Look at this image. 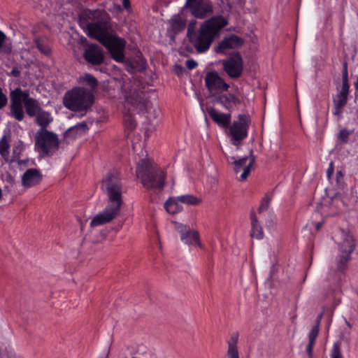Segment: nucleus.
I'll use <instances>...</instances> for the list:
<instances>
[{
  "instance_id": "f257e3e1",
  "label": "nucleus",
  "mask_w": 358,
  "mask_h": 358,
  "mask_svg": "<svg viewBox=\"0 0 358 358\" xmlns=\"http://www.w3.org/2000/svg\"><path fill=\"white\" fill-rule=\"evenodd\" d=\"M196 20L189 22L187 36L198 53L207 52L215 39L220 36L222 29L228 25L227 18L221 15L210 17L203 21L196 31H194Z\"/></svg>"
},
{
  "instance_id": "f03ea898",
  "label": "nucleus",
  "mask_w": 358,
  "mask_h": 358,
  "mask_svg": "<svg viewBox=\"0 0 358 358\" xmlns=\"http://www.w3.org/2000/svg\"><path fill=\"white\" fill-rule=\"evenodd\" d=\"M78 21L80 27L91 38L99 41L109 34L110 18L103 9L83 10L79 15Z\"/></svg>"
},
{
  "instance_id": "7ed1b4c3",
  "label": "nucleus",
  "mask_w": 358,
  "mask_h": 358,
  "mask_svg": "<svg viewBox=\"0 0 358 358\" xmlns=\"http://www.w3.org/2000/svg\"><path fill=\"white\" fill-rule=\"evenodd\" d=\"M136 176L148 189H162L166 174L156 164L147 159H141L136 167Z\"/></svg>"
},
{
  "instance_id": "20e7f679",
  "label": "nucleus",
  "mask_w": 358,
  "mask_h": 358,
  "mask_svg": "<svg viewBox=\"0 0 358 358\" xmlns=\"http://www.w3.org/2000/svg\"><path fill=\"white\" fill-rule=\"evenodd\" d=\"M151 102L145 98L143 92L134 90L127 94L125 96L124 107L128 108V112L124 115L125 129L131 131L137 125L131 111H137L142 113H148L151 108Z\"/></svg>"
},
{
  "instance_id": "39448f33",
  "label": "nucleus",
  "mask_w": 358,
  "mask_h": 358,
  "mask_svg": "<svg viewBox=\"0 0 358 358\" xmlns=\"http://www.w3.org/2000/svg\"><path fill=\"white\" fill-rule=\"evenodd\" d=\"M94 96L88 90L77 87L67 91L63 98V104L69 110L83 113L84 115L94 103Z\"/></svg>"
},
{
  "instance_id": "423d86ee",
  "label": "nucleus",
  "mask_w": 358,
  "mask_h": 358,
  "mask_svg": "<svg viewBox=\"0 0 358 358\" xmlns=\"http://www.w3.org/2000/svg\"><path fill=\"white\" fill-rule=\"evenodd\" d=\"M101 189L107 195V203L121 208L122 204V185L118 175L108 172L102 180Z\"/></svg>"
},
{
  "instance_id": "0eeeda50",
  "label": "nucleus",
  "mask_w": 358,
  "mask_h": 358,
  "mask_svg": "<svg viewBox=\"0 0 358 358\" xmlns=\"http://www.w3.org/2000/svg\"><path fill=\"white\" fill-rule=\"evenodd\" d=\"M59 141L56 134L48 130H38L35 135L34 150L41 157H51L59 150Z\"/></svg>"
},
{
  "instance_id": "6e6552de",
  "label": "nucleus",
  "mask_w": 358,
  "mask_h": 358,
  "mask_svg": "<svg viewBox=\"0 0 358 358\" xmlns=\"http://www.w3.org/2000/svg\"><path fill=\"white\" fill-rule=\"evenodd\" d=\"M29 96V90H22L20 87L11 90L8 115L19 122L23 120L24 117V107Z\"/></svg>"
},
{
  "instance_id": "1a4fd4ad",
  "label": "nucleus",
  "mask_w": 358,
  "mask_h": 358,
  "mask_svg": "<svg viewBox=\"0 0 358 358\" xmlns=\"http://www.w3.org/2000/svg\"><path fill=\"white\" fill-rule=\"evenodd\" d=\"M356 249L355 239L349 232L345 234L344 238L338 245V255L336 259V271L343 273L348 268L351 260V255Z\"/></svg>"
},
{
  "instance_id": "9d476101",
  "label": "nucleus",
  "mask_w": 358,
  "mask_h": 358,
  "mask_svg": "<svg viewBox=\"0 0 358 358\" xmlns=\"http://www.w3.org/2000/svg\"><path fill=\"white\" fill-rule=\"evenodd\" d=\"M250 122L249 115L240 114L238 115V120H234L228 127L230 141L234 145H240L242 141L248 137Z\"/></svg>"
},
{
  "instance_id": "9b49d317",
  "label": "nucleus",
  "mask_w": 358,
  "mask_h": 358,
  "mask_svg": "<svg viewBox=\"0 0 358 358\" xmlns=\"http://www.w3.org/2000/svg\"><path fill=\"white\" fill-rule=\"evenodd\" d=\"M188 10L196 19L204 20L214 13V5L211 0H185L181 12Z\"/></svg>"
},
{
  "instance_id": "f8f14e48",
  "label": "nucleus",
  "mask_w": 358,
  "mask_h": 358,
  "mask_svg": "<svg viewBox=\"0 0 358 358\" xmlns=\"http://www.w3.org/2000/svg\"><path fill=\"white\" fill-rule=\"evenodd\" d=\"M99 41L107 48L113 60L119 63L124 62L126 47V41L124 38L109 33Z\"/></svg>"
},
{
  "instance_id": "ddd939ff",
  "label": "nucleus",
  "mask_w": 358,
  "mask_h": 358,
  "mask_svg": "<svg viewBox=\"0 0 358 358\" xmlns=\"http://www.w3.org/2000/svg\"><path fill=\"white\" fill-rule=\"evenodd\" d=\"M223 69L229 77L233 79L241 76L243 71V60L238 52L231 54L227 59L222 61Z\"/></svg>"
},
{
  "instance_id": "4468645a",
  "label": "nucleus",
  "mask_w": 358,
  "mask_h": 358,
  "mask_svg": "<svg viewBox=\"0 0 358 358\" xmlns=\"http://www.w3.org/2000/svg\"><path fill=\"white\" fill-rule=\"evenodd\" d=\"M120 210V208L107 203L103 210L92 218L90 227H98L111 222L118 215Z\"/></svg>"
},
{
  "instance_id": "2eb2a0df",
  "label": "nucleus",
  "mask_w": 358,
  "mask_h": 358,
  "mask_svg": "<svg viewBox=\"0 0 358 358\" xmlns=\"http://www.w3.org/2000/svg\"><path fill=\"white\" fill-rule=\"evenodd\" d=\"M205 85L210 92L227 91L229 85L215 71H208L205 76Z\"/></svg>"
},
{
  "instance_id": "dca6fc26",
  "label": "nucleus",
  "mask_w": 358,
  "mask_h": 358,
  "mask_svg": "<svg viewBox=\"0 0 358 358\" xmlns=\"http://www.w3.org/2000/svg\"><path fill=\"white\" fill-rule=\"evenodd\" d=\"M350 85L341 86V90L333 98V110L332 113L337 117V120H341L343 117V108L346 106L348 100Z\"/></svg>"
},
{
  "instance_id": "f3484780",
  "label": "nucleus",
  "mask_w": 358,
  "mask_h": 358,
  "mask_svg": "<svg viewBox=\"0 0 358 358\" xmlns=\"http://www.w3.org/2000/svg\"><path fill=\"white\" fill-rule=\"evenodd\" d=\"M83 57L92 65H100L104 61L103 50L96 44L88 45L84 51Z\"/></svg>"
},
{
  "instance_id": "a211bd4d",
  "label": "nucleus",
  "mask_w": 358,
  "mask_h": 358,
  "mask_svg": "<svg viewBox=\"0 0 358 358\" xmlns=\"http://www.w3.org/2000/svg\"><path fill=\"white\" fill-rule=\"evenodd\" d=\"M243 44V40L235 34H231L224 37L215 48V52L217 54H225L227 50L236 49Z\"/></svg>"
},
{
  "instance_id": "6ab92c4d",
  "label": "nucleus",
  "mask_w": 358,
  "mask_h": 358,
  "mask_svg": "<svg viewBox=\"0 0 358 358\" xmlns=\"http://www.w3.org/2000/svg\"><path fill=\"white\" fill-rule=\"evenodd\" d=\"M255 160V156L251 155L250 156V160L248 164H247L248 162V157H243L239 159L238 160H235L233 164L234 165V171L237 173L240 172L241 170H243L242 173L241 174L239 180L240 181H244L248 176L250 169L252 164H254Z\"/></svg>"
},
{
  "instance_id": "aec40b11",
  "label": "nucleus",
  "mask_w": 358,
  "mask_h": 358,
  "mask_svg": "<svg viewBox=\"0 0 358 358\" xmlns=\"http://www.w3.org/2000/svg\"><path fill=\"white\" fill-rule=\"evenodd\" d=\"M182 13L180 10L178 14L173 15L169 21V27L168 28V32L172 38H175L177 34L182 32L186 27V19L181 17Z\"/></svg>"
},
{
  "instance_id": "412c9836",
  "label": "nucleus",
  "mask_w": 358,
  "mask_h": 358,
  "mask_svg": "<svg viewBox=\"0 0 358 358\" xmlns=\"http://www.w3.org/2000/svg\"><path fill=\"white\" fill-rule=\"evenodd\" d=\"M208 111L211 119L219 127L227 129L230 126L231 120V115L230 113H220L213 107H210Z\"/></svg>"
},
{
  "instance_id": "4be33fe9",
  "label": "nucleus",
  "mask_w": 358,
  "mask_h": 358,
  "mask_svg": "<svg viewBox=\"0 0 358 358\" xmlns=\"http://www.w3.org/2000/svg\"><path fill=\"white\" fill-rule=\"evenodd\" d=\"M42 180L41 172L36 169H27L22 176V183L24 187H32Z\"/></svg>"
},
{
  "instance_id": "5701e85b",
  "label": "nucleus",
  "mask_w": 358,
  "mask_h": 358,
  "mask_svg": "<svg viewBox=\"0 0 358 358\" xmlns=\"http://www.w3.org/2000/svg\"><path fill=\"white\" fill-rule=\"evenodd\" d=\"M181 241L187 245L196 244L199 247L202 248V244L199 241V234L198 231L194 230L180 231Z\"/></svg>"
},
{
  "instance_id": "b1692460",
  "label": "nucleus",
  "mask_w": 358,
  "mask_h": 358,
  "mask_svg": "<svg viewBox=\"0 0 358 358\" xmlns=\"http://www.w3.org/2000/svg\"><path fill=\"white\" fill-rule=\"evenodd\" d=\"M250 220H251V231L250 236L257 240H262L264 238V231L258 221V219L252 210L250 213Z\"/></svg>"
},
{
  "instance_id": "393cba45",
  "label": "nucleus",
  "mask_w": 358,
  "mask_h": 358,
  "mask_svg": "<svg viewBox=\"0 0 358 358\" xmlns=\"http://www.w3.org/2000/svg\"><path fill=\"white\" fill-rule=\"evenodd\" d=\"M34 43L38 51L46 57L52 54V49L48 43V38L45 36H38L34 39Z\"/></svg>"
},
{
  "instance_id": "a878e982",
  "label": "nucleus",
  "mask_w": 358,
  "mask_h": 358,
  "mask_svg": "<svg viewBox=\"0 0 358 358\" xmlns=\"http://www.w3.org/2000/svg\"><path fill=\"white\" fill-rule=\"evenodd\" d=\"M34 117H36V124L41 127L39 130H47L46 128L53 120L51 114L43 109H41Z\"/></svg>"
},
{
  "instance_id": "bb28decb",
  "label": "nucleus",
  "mask_w": 358,
  "mask_h": 358,
  "mask_svg": "<svg viewBox=\"0 0 358 358\" xmlns=\"http://www.w3.org/2000/svg\"><path fill=\"white\" fill-rule=\"evenodd\" d=\"M25 111L29 117H34L43 109L38 101L34 98L30 97L25 103Z\"/></svg>"
},
{
  "instance_id": "cd10ccee",
  "label": "nucleus",
  "mask_w": 358,
  "mask_h": 358,
  "mask_svg": "<svg viewBox=\"0 0 358 358\" xmlns=\"http://www.w3.org/2000/svg\"><path fill=\"white\" fill-rule=\"evenodd\" d=\"M238 336L237 334L231 336L230 340L227 341L228 349L227 352L228 358H239V353L237 347Z\"/></svg>"
},
{
  "instance_id": "c85d7f7f",
  "label": "nucleus",
  "mask_w": 358,
  "mask_h": 358,
  "mask_svg": "<svg viewBox=\"0 0 358 358\" xmlns=\"http://www.w3.org/2000/svg\"><path fill=\"white\" fill-rule=\"evenodd\" d=\"M178 201L177 196L170 197L164 203V208L166 211L171 214H176L183 210L182 206Z\"/></svg>"
},
{
  "instance_id": "c756f323",
  "label": "nucleus",
  "mask_w": 358,
  "mask_h": 358,
  "mask_svg": "<svg viewBox=\"0 0 358 358\" xmlns=\"http://www.w3.org/2000/svg\"><path fill=\"white\" fill-rule=\"evenodd\" d=\"M320 329L317 327H313L310 331L308 334V343L306 346V352L308 355L309 358H312L313 347L315 345V340L319 334Z\"/></svg>"
},
{
  "instance_id": "7c9ffc66",
  "label": "nucleus",
  "mask_w": 358,
  "mask_h": 358,
  "mask_svg": "<svg viewBox=\"0 0 358 358\" xmlns=\"http://www.w3.org/2000/svg\"><path fill=\"white\" fill-rule=\"evenodd\" d=\"M10 139L9 137L6 136H3L0 140V155L3 158V159L8 162V155H9V149H10Z\"/></svg>"
},
{
  "instance_id": "2f4dec72",
  "label": "nucleus",
  "mask_w": 358,
  "mask_h": 358,
  "mask_svg": "<svg viewBox=\"0 0 358 358\" xmlns=\"http://www.w3.org/2000/svg\"><path fill=\"white\" fill-rule=\"evenodd\" d=\"M12 52V45L8 42L7 36L0 30V52L10 55Z\"/></svg>"
},
{
  "instance_id": "473e14b6",
  "label": "nucleus",
  "mask_w": 358,
  "mask_h": 358,
  "mask_svg": "<svg viewBox=\"0 0 358 358\" xmlns=\"http://www.w3.org/2000/svg\"><path fill=\"white\" fill-rule=\"evenodd\" d=\"M177 199L182 203L191 206H197L201 203V199L196 197L193 194H183L178 196Z\"/></svg>"
},
{
  "instance_id": "72a5a7b5",
  "label": "nucleus",
  "mask_w": 358,
  "mask_h": 358,
  "mask_svg": "<svg viewBox=\"0 0 358 358\" xmlns=\"http://www.w3.org/2000/svg\"><path fill=\"white\" fill-rule=\"evenodd\" d=\"M230 94H220L218 95L215 101L219 104H220L222 107H224L227 110H231V99H230Z\"/></svg>"
},
{
  "instance_id": "f704fd0d",
  "label": "nucleus",
  "mask_w": 358,
  "mask_h": 358,
  "mask_svg": "<svg viewBox=\"0 0 358 358\" xmlns=\"http://www.w3.org/2000/svg\"><path fill=\"white\" fill-rule=\"evenodd\" d=\"M23 150L24 146L22 141H20L17 144H15L13 147L12 159L10 160V162H15L16 159L20 158V156Z\"/></svg>"
},
{
  "instance_id": "c9c22d12",
  "label": "nucleus",
  "mask_w": 358,
  "mask_h": 358,
  "mask_svg": "<svg viewBox=\"0 0 358 358\" xmlns=\"http://www.w3.org/2000/svg\"><path fill=\"white\" fill-rule=\"evenodd\" d=\"M87 128V124L85 122L78 123L76 125L70 127L66 132L68 136H76L78 131L79 129H85Z\"/></svg>"
},
{
  "instance_id": "e433bc0d",
  "label": "nucleus",
  "mask_w": 358,
  "mask_h": 358,
  "mask_svg": "<svg viewBox=\"0 0 358 358\" xmlns=\"http://www.w3.org/2000/svg\"><path fill=\"white\" fill-rule=\"evenodd\" d=\"M341 343L336 342L334 343L330 353V358H343L341 352Z\"/></svg>"
},
{
  "instance_id": "4c0bfd02",
  "label": "nucleus",
  "mask_w": 358,
  "mask_h": 358,
  "mask_svg": "<svg viewBox=\"0 0 358 358\" xmlns=\"http://www.w3.org/2000/svg\"><path fill=\"white\" fill-rule=\"evenodd\" d=\"M83 82L88 85L92 88L97 86V80L91 74H85L83 78Z\"/></svg>"
},
{
  "instance_id": "58836bf2",
  "label": "nucleus",
  "mask_w": 358,
  "mask_h": 358,
  "mask_svg": "<svg viewBox=\"0 0 358 358\" xmlns=\"http://www.w3.org/2000/svg\"><path fill=\"white\" fill-rule=\"evenodd\" d=\"M271 201V199L267 195L262 199L261 204L258 208L259 213H262L268 210Z\"/></svg>"
},
{
  "instance_id": "ea45409f",
  "label": "nucleus",
  "mask_w": 358,
  "mask_h": 358,
  "mask_svg": "<svg viewBox=\"0 0 358 358\" xmlns=\"http://www.w3.org/2000/svg\"><path fill=\"white\" fill-rule=\"evenodd\" d=\"M342 85H350L348 83V62L346 61L343 62Z\"/></svg>"
},
{
  "instance_id": "a19ab883",
  "label": "nucleus",
  "mask_w": 358,
  "mask_h": 358,
  "mask_svg": "<svg viewBox=\"0 0 358 358\" xmlns=\"http://www.w3.org/2000/svg\"><path fill=\"white\" fill-rule=\"evenodd\" d=\"M350 134V132H349L346 129H343L338 134V138L342 143H347L348 142Z\"/></svg>"
},
{
  "instance_id": "79ce46f5",
  "label": "nucleus",
  "mask_w": 358,
  "mask_h": 358,
  "mask_svg": "<svg viewBox=\"0 0 358 358\" xmlns=\"http://www.w3.org/2000/svg\"><path fill=\"white\" fill-rule=\"evenodd\" d=\"M7 96L3 93L2 90L0 88V109L3 108L7 103Z\"/></svg>"
},
{
  "instance_id": "37998d69",
  "label": "nucleus",
  "mask_w": 358,
  "mask_h": 358,
  "mask_svg": "<svg viewBox=\"0 0 358 358\" xmlns=\"http://www.w3.org/2000/svg\"><path fill=\"white\" fill-rule=\"evenodd\" d=\"M197 65H198L197 62L192 59H187L186 61V66L189 70H192V69H195L197 66Z\"/></svg>"
},
{
  "instance_id": "c03bdc74",
  "label": "nucleus",
  "mask_w": 358,
  "mask_h": 358,
  "mask_svg": "<svg viewBox=\"0 0 358 358\" xmlns=\"http://www.w3.org/2000/svg\"><path fill=\"white\" fill-rule=\"evenodd\" d=\"M334 172V165L333 162H330L329 164V167L327 170V177L328 179H330Z\"/></svg>"
},
{
  "instance_id": "a18cd8bd",
  "label": "nucleus",
  "mask_w": 358,
  "mask_h": 358,
  "mask_svg": "<svg viewBox=\"0 0 358 358\" xmlns=\"http://www.w3.org/2000/svg\"><path fill=\"white\" fill-rule=\"evenodd\" d=\"M230 99H231V108L233 106L240 104L241 101L238 98H237L235 95L230 94Z\"/></svg>"
},
{
  "instance_id": "49530a36",
  "label": "nucleus",
  "mask_w": 358,
  "mask_h": 358,
  "mask_svg": "<svg viewBox=\"0 0 358 358\" xmlns=\"http://www.w3.org/2000/svg\"><path fill=\"white\" fill-rule=\"evenodd\" d=\"M10 76H12L15 78H18L20 76V71L17 67H13L11 71L9 73Z\"/></svg>"
},
{
  "instance_id": "de8ad7c7",
  "label": "nucleus",
  "mask_w": 358,
  "mask_h": 358,
  "mask_svg": "<svg viewBox=\"0 0 358 358\" xmlns=\"http://www.w3.org/2000/svg\"><path fill=\"white\" fill-rule=\"evenodd\" d=\"M15 161L17 162V163L19 166H25L27 165L29 159V158H27L25 159H20V158H18V159H16Z\"/></svg>"
},
{
  "instance_id": "09e8293b",
  "label": "nucleus",
  "mask_w": 358,
  "mask_h": 358,
  "mask_svg": "<svg viewBox=\"0 0 358 358\" xmlns=\"http://www.w3.org/2000/svg\"><path fill=\"white\" fill-rule=\"evenodd\" d=\"M322 316H323V314L322 313H320L317 317V319H316V324L314 327H317V329H320V322H321V320L322 318Z\"/></svg>"
},
{
  "instance_id": "8fccbe9b",
  "label": "nucleus",
  "mask_w": 358,
  "mask_h": 358,
  "mask_svg": "<svg viewBox=\"0 0 358 358\" xmlns=\"http://www.w3.org/2000/svg\"><path fill=\"white\" fill-rule=\"evenodd\" d=\"M122 4L125 9H128L130 8V1L129 0H122Z\"/></svg>"
},
{
  "instance_id": "3c124183",
  "label": "nucleus",
  "mask_w": 358,
  "mask_h": 358,
  "mask_svg": "<svg viewBox=\"0 0 358 358\" xmlns=\"http://www.w3.org/2000/svg\"><path fill=\"white\" fill-rule=\"evenodd\" d=\"M323 225V222H319L315 224V229L320 230Z\"/></svg>"
},
{
  "instance_id": "603ef678",
  "label": "nucleus",
  "mask_w": 358,
  "mask_h": 358,
  "mask_svg": "<svg viewBox=\"0 0 358 358\" xmlns=\"http://www.w3.org/2000/svg\"><path fill=\"white\" fill-rule=\"evenodd\" d=\"M6 350V348H5V350ZM3 351H4L3 347L0 345V355H1V358H5Z\"/></svg>"
},
{
  "instance_id": "864d4df0",
  "label": "nucleus",
  "mask_w": 358,
  "mask_h": 358,
  "mask_svg": "<svg viewBox=\"0 0 358 358\" xmlns=\"http://www.w3.org/2000/svg\"><path fill=\"white\" fill-rule=\"evenodd\" d=\"M343 174L342 173V172L341 171H337V173H336L337 180H338L340 178H343Z\"/></svg>"
},
{
  "instance_id": "5fc2aeb1",
  "label": "nucleus",
  "mask_w": 358,
  "mask_h": 358,
  "mask_svg": "<svg viewBox=\"0 0 358 358\" xmlns=\"http://www.w3.org/2000/svg\"><path fill=\"white\" fill-rule=\"evenodd\" d=\"M355 89H356L357 90H358V78H357V81H356V82H355Z\"/></svg>"
},
{
  "instance_id": "6e6d98bb",
  "label": "nucleus",
  "mask_w": 358,
  "mask_h": 358,
  "mask_svg": "<svg viewBox=\"0 0 358 358\" xmlns=\"http://www.w3.org/2000/svg\"><path fill=\"white\" fill-rule=\"evenodd\" d=\"M273 271H274V266H273L271 267V271H270V277H271V276H272Z\"/></svg>"
},
{
  "instance_id": "4d7b16f0",
  "label": "nucleus",
  "mask_w": 358,
  "mask_h": 358,
  "mask_svg": "<svg viewBox=\"0 0 358 358\" xmlns=\"http://www.w3.org/2000/svg\"><path fill=\"white\" fill-rule=\"evenodd\" d=\"M8 358H12V357H8Z\"/></svg>"
},
{
  "instance_id": "13d9d810",
  "label": "nucleus",
  "mask_w": 358,
  "mask_h": 358,
  "mask_svg": "<svg viewBox=\"0 0 358 358\" xmlns=\"http://www.w3.org/2000/svg\"><path fill=\"white\" fill-rule=\"evenodd\" d=\"M106 358H108V356Z\"/></svg>"
},
{
  "instance_id": "bf43d9fd",
  "label": "nucleus",
  "mask_w": 358,
  "mask_h": 358,
  "mask_svg": "<svg viewBox=\"0 0 358 358\" xmlns=\"http://www.w3.org/2000/svg\"><path fill=\"white\" fill-rule=\"evenodd\" d=\"M125 358H127V357H125Z\"/></svg>"
}]
</instances>
